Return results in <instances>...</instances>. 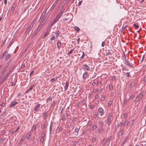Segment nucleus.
I'll list each match as a JSON object with an SVG mask.
<instances>
[{
	"mask_svg": "<svg viewBox=\"0 0 146 146\" xmlns=\"http://www.w3.org/2000/svg\"><path fill=\"white\" fill-rule=\"evenodd\" d=\"M43 26L41 25L40 24L39 25L37 28L33 32L32 38H33L35 36V35L43 27Z\"/></svg>",
	"mask_w": 146,
	"mask_h": 146,
	"instance_id": "1",
	"label": "nucleus"
},
{
	"mask_svg": "<svg viewBox=\"0 0 146 146\" xmlns=\"http://www.w3.org/2000/svg\"><path fill=\"white\" fill-rule=\"evenodd\" d=\"M34 24V22H32L28 28L27 30H26L25 32L26 33H28L29 32L33 27Z\"/></svg>",
	"mask_w": 146,
	"mask_h": 146,
	"instance_id": "2",
	"label": "nucleus"
},
{
	"mask_svg": "<svg viewBox=\"0 0 146 146\" xmlns=\"http://www.w3.org/2000/svg\"><path fill=\"white\" fill-rule=\"evenodd\" d=\"M112 114L111 113H110L108 117V119L107 122L106 123V124H108V125H110V123L111 121V118L112 116Z\"/></svg>",
	"mask_w": 146,
	"mask_h": 146,
	"instance_id": "3",
	"label": "nucleus"
},
{
	"mask_svg": "<svg viewBox=\"0 0 146 146\" xmlns=\"http://www.w3.org/2000/svg\"><path fill=\"white\" fill-rule=\"evenodd\" d=\"M125 64L128 66L130 67H133V64L130 62L129 61L127 60H125L124 62Z\"/></svg>",
	"mask_w": 146,
	"mask_h": 146,
	"instance_id": "4",
	"label": "nucleus"
},
{
	"mask_svg": "<svg viewBox=\"0 0 146 146\" xmlns=\"http://www.w3.org/2000/svg\"><path fill=\"white\" fill-rule=\"evenodd\" d=\"M40 106V104H37L34 108V110L36 112L38 111L39 110Z\"/></svg>",
	"mask_w": 146,
	"mask_h": 146,
	"instance_id": "5",
	"label": "nucleus"
},
{
	"mask_svg": "<svg viewBox=\"0 0 146 146\" xmlns=\"http://www.w3.org/2000/svg\"><path fill=\"white\" fill-rule=\"evenodd\" d=\"M10 75H9V74H7L2 79L1 81V82L2 83H3L7 79L9 76Z\"/></svg>",
	"mask_w": 146,
	"mask_h": 146,
	"instance_id": "6",
	"label": "nucleus"
},
{
	"mask_svg": "<svg viewBox=\"0 0 146 146\" xmlns=\"http://www.w3.org/2000/svg\"><path fill=\"white\" fill-rule=\"evenodd\" d=\"M47 20V18L45 17L43 19V21L40 24L41 25H42L43 26L44 25L45 23L46 22Z\"/></svg>",
	"mask_w": 146,
	"mask_h": 146,
	"instance_id": "7",
	"label": "nucleus"
},
{
	"mask_svg": "<svg viewBox=\"0 0 146 146\" xmlns=\"http://www.w3.org/2000/svg\"><path fill=\"white\" fill-rule=\"evenodd\" d=\"M46 11H44V12L42 14L40 19H39V21H41L44 18V16L45 15L46 13Z\"/></svg>",
	"mask_w": 146,
	"mask_h": 146,
	"instance_id": "8",
	"label": "nucleus"
},
{
	"mask_svg": "<svg viewBox=\"0 0 146 146\" xmlns=\"http://www.w3.org/2000/svg\"><path fill=\"white\" fill-rule=\"evenodd\" d=\"M125 132L123 129H122L119 131L118 135L119 136H122L124 134Z\"/></svg>",
	"mask_w": 146,
	"mask_h": 146,
	"instance_id": "9",
	"label": "nucleus"
},
{
	"mask_svg": "<svg viewBox=\"0 0 146 146\" xmlns=\"http://www.w3.org/2000/svg\"><path fill=\"white\" fill-rule=\"evenodd\" d=\"M83 67L85 69L88 70H90V68L89 66L86 64H84L82 65Z\"/></svg>",
	"mask_w": 146,
	"mask_h": 146,
	"instance_id": "10",
	"label": "nucleus"
},
{
	"mask_svg": "<svg viewBox=\"0 0 146 146\" xmlns=\"http://www.w3.org/2000/svg\"><path fill=\"white\" fill-rule=\"evenodd\" d=\"M16 4L15 3H14L13 4L12 7L11 9V11H12L13 12H14L16 7Z\"/></svg>",
	"mask_w": 146,
	"mask_h": 146,
	"instance_id": "11",
	"label": "nucleus"
},
{
	"mask_svg": "<svg viewBox=\"0 0 146 146\" xmlns=\"http://www.w3.org/2000/svg\"><path fill=\"white\" fill-rule=\"evenodd\" d=\"M98 111L99 112L101 113L100 114L101 115H102L104 114V110L102 108H99L98 109Z\"/></svg>",
	"mask_w": 146,
	"mask_h": 146,
	"instance_id": "12",
	"label": "nucleus"
},
{
	"mask_svg": "<svg viewBox=\"0 0 146 146\" xmlns=\"http://www.w3.org/2000/svg\"><path fill=\"white\" fill-rule=\"evenodd\" d=\"M7 68L4 66V67L3 68L1 72V74H4L5 73V71L7 70Z\"/></svg>",
	"mask_w": 146,
	"mask_h": 146,
	"instance_id": "13",
	"label": "nucleus"
},
{
	"mask_svg": "<svg viewBox=\"0 0 146 146\" xmlns=\"http://www.w3.org/2000/svg\"><path fill=\"white\" fill-rule=\"evenodd\" d=\"M48 114V112L45 111L43 114V116L44 117V119H46V116Z\"/></svg>",
	"mask_w": 146,
	"mask_h": 146,
	"instance_id": "14",
	"label": "nucleus"
},
{
	"mask_svg": "<svg viewBox=\"0 0 146 146\" xmlns=\"http://www.w3.org/2000/svg\"><path fill=\"white\" fill-rule=\"evenodd\" d=\"M69 85V82H68V81H67L66 82L65 86H64V88L65 89V90H66L68 88Z\"/></svg>",
	"mask_w": 146,
	"mask_h": 146,
	"instance_id": "15",
	"label": "nucleus"
},
{
	"mask_svg": "<svg viewBox=\"0 0 146 146\" xmlns=\"http://www.w3.org/2000/svg\"><path fill=\"white\" fill-rule=\"evenodd\" d=\"M14 69L15 68L13 67L11 68L7 74L10 75V74L12 73Z\"/></svg>",
	"mask_w": 146,
	"mask_h": 146,
	"instance_id": "16",
	"label": "nucleus"
},
{
	"mask_svg": "<svg viewBox=\"0 0 146 146\" xmlns=\"http://www.w3.org/2000/svg\"><path fill=\"white\" fill-rule=\"evenodd\" d=\"M56 4L55 3H54L53 5L50 8V11H52L54 9L55 7L56 6Z\"/></svg>",
	"mask_w": 146,
	"mask_h": 146,
	"instance_id": "17",
	"label": "nucleus"
},
{
	"mask_svg": "<svg viewBox=\"0 0 146 146\" xmlns=\"http://www.w3.org/2000/svg\"><path fill=\"white\" fill-rule=\"evenodd\" d=\"M18 103V102H12L11 105L10 107H12L14 106L16 104Z\"/></svg>",
	"mask_w": 146,
	"mask_h": 146,
	"instance_id": "18",
	"label": "nucleus"
},
{
	"mask_svg": "<svg viewBox=\"0 0 146 146\" xmlns=\"http://www.w3.org/2000/svg\"><path fill=\"white\" fill-rule=\"evenodd\" d=\"M31 133H28L27 135V136L26 137V139L27 140L29 139L31 137Z\"/></svg>",
	"mask_w": 146,
	"mask_h": 146,
	"instance_id": "19",
	"label": "nucleus"
},
{
	"mask_svg": "<svg viewBox=\"0 0 146 146\" xmlns=\"http://www.w3.org/2000/svg\"><path fill=\"white\" fill-rule=\"evenodd\" d=\"M11 57V55L10 54H9L7 55L5 58V59L7 60Z\"/></svg>",
	"mask_w": 146,
	"mask_h": 146,
	"instance_id": "20",
	"label": "nucleus"
},
{
	"mask_svg": "<svg viewBox=\"0 0 146 146\" xmlns=\"http://www.w3.org/2000/svg\"><path fill=\"white\" fill-rule=\"evenodd\" d=\"M88 74V73L87 72H85L83 75V77L82 78L84 79H85L86 78V77L87 76Z\"/></svg>",
	"mask_w": 146,
	"mask_h": 146,
	"instance_id": "21",
	"label": "nucleus"
},
{
	"mask_svg": "<svg viewBox=\"0 0 146 146\" xmlns=\"http://www.w3.org/2000/svg\"><path fill=\"white\" fill-rule=\"evenodd\" d=\"M135 84V83L134 82H132L131 83L130 88L131 89L133 87Z\"/></svg>",
	"mask_w": 146,
	"mask_h": 146,
	"instance_id": "22",
	"label": "nucleus"
},
{
	"mask_svg": "<svg viewBox=\"0 0 146 146\" xmlns=\"http://www.w3.org/2000/svg\"><path fill=\"white\" fill-rule=\"evenodd\" d=\"M46 135V132L43 131L41 134V137L44 138V136Z\"/></svg>",
	"mask_w": 146,
	"mask_h": 146,
	"instance_id": "23",
	"label": "nucleus"
},
{
	"mask_svg": "<svg viewBox=\"0 0 146 146\" xmlns=\"http://www.w3.org/2000/svg\"><path fill=\"white\" fill-rule=\"evenodd\" d=\"M57 47L58 48L60 49L61 46V43L60 42H58L57 43Z\"/></svg>",
	"mask_w": 146,
	"mask_h": 146,
	"instance_id": "24",
	"label": "nucleus"
},
{
	"mask_svg": "<svg viewBox=\"0 0 146 146\" xmlns=\"http://www.w3.org/2000/svg\"><path fill=\"white\" fill-rule=\"evenodd\" d=\"M80 128V126H79L78 127H76L74 130V131L78 133Z\"/></svg>",
	"mask_w": 146,
	"mask_h": 146,
	"instance_id": "25",
	"label": "nucleus"
},
{
	"mask_svg": "<svg viewBox=\"0 0 146 146\" xmlns=\"http://www.w3.org/2000/svg\"><path fill=\"white\" fill-rule=\"evenodd\" d=\"M55 23H54V21H53L51 23L49 24L48 25V27H52L54 24Z\"/></svg>",
	"mask_w": 146,
	"mask_h": 146,
	"instance_id": "26",
	"label": "nucleus"
},
{
	"mask_svg": "<svg viewBox=\"0 0 146 146\" xmlns=\"http://www.w3.org/2000/svg\"><path fill=\"white\" fill-rule=\"evenodd\" d=\"M52 98H48L46 100V102H50L52 101Z\"/></svg>",
	"mask_w": 146,
	"mask_h": 146,
	"instance_id": "27",
	"label": "nucleus"
},
{
	"mask_svg": "<svg viewBox=\"0 0 146 146\" xmlns=\"http://www.w3.org/2000/svg\"><path fill=\"white\" fill-rule=\"evenodd\" d=\"M46 126V125L45 123H43L41 126V128L43 129H44L45 128Z\"/></svg>",
	"mask_w": 146,
	"mask_h": 146,
	"instance_id": "28",
	"label": "nucleus"
},
{
	"mask_svg": "<svg viewBox=\"0 0 146 146\" xmlns=\"http://www.w3.org/2000/svg\"><path fill=\"white\" fill-rule=\"evenodd\" d=\"M7 53V52L6 51H5L3 54L1 56V58H4V56Z\"/></svg>",
	"mask_w": 146,
	"mask_h": 146,
	"instance_id": "29",
	"label": "nucleus"
},
{
	"mask_svg": "<svg viewBox=\"0 0 146 146\" xmlns=\"http://www.w3.org/2000/svg\"><path fill=\"white\" fill-rule=\"evenodd\" d=\"M59 19V18L58 17L56 16L55 18L54 19V21H54V23H56L58 21Z\"/></svg>",
	"mask_w": 146,
	"mask_h": 146,
	"instance_id": "30",
	"label": "nucleus"
},
{
	"mask_svg": "<svg viewBox=\"0 0 146 146\" xmlns=\"http://www.w3.org/2000/svg\"><path fill=\"white\" fill-rule=\"evenodd\" d=\"M74 28L75 29L77 32L80 31V29L77 26H75Z\"/></svg>",
	"mask_w": 146,
	"mask_h": 146,
	"instance_id": "31",
	"label": "nucleus"
},
{
	"mask_svg": "<svg viewBox=\"0 0 146 146\" xmlns=\"http://www.w3.org/2000/svg\"><path fill=\"white\" fill-rule=\"evenodd\" d=\"M50 31H46L45 33L44 36L43 37V38H44L45 37L47 36L49 33Z\"/></svg>",
	"mask_w": 146,
	"mask_h": 146,
	"instance_id": "32",
	"label": "nucleus"
},
{
	"mask_svg": "<svg viewBox=\"0 0 146 146\" xmlns=\"http://www.w3.org/2000/svg\"><path fill=\"white\" fill-rule=\"evenodd\" d=\"M52 125H53V123H52V122H51L50 123V132L52 131Z\"/></svg>",
	"mask_w": 146,
	"mask_h": 146,
	"instance_id": "33",
	"label": "nucleus"
},
{
	"mask_svg": "<svg viewBox=\"0 0 146 146\" xmlns=\"http://www.w3.org/2000/svg\"><path fill=\"white\" fill-rule=\"evenodd\" d=\"M44 139H45L44 138L41 137L40 140V143H42L44 142Z\"/></svg>",
	"mask_w": 146,
	"mask_h": 146,
	"instance_id": "34",
	"label": "nucleus"
},
{
	"mask_svg": "<svg viewBox=\"0 0 146 146\" xmlns=\"http://www.w3.org/2000/svg\"><path fill=\"white\" fill-rule=\"evenodd\" d=\"M126 57L125 56V54L124 52L123 54V56H122V59L123 60H124V59H125V60H126Z\"/></svg>",
	"mask_w": 146,
	"mask_h": 146,
	"instance_id": "35",
	"label": "nucleus"
},
{
	"mask_svg": "<svg viewBox=\"0 0 146 146\" xmlns=\"http://www.w3.org/2000/svg\"><path fill=\"white\" fill-rule=\"evenodd\" d=\"M103 129L102 127V126H101L100 127V128H99L98 130V131L100 133H101L103 131Z\"/></svg>",
	"mask_w": 146,
	"mask_h": 146,
	"instance_id": "36",
	"label": "nucleus"
},
{
	"mask_svg": "<svg viewBox=\"0 0 146 146\" xmlns=\"http://www.w3.org/2000/svg\"><path fill=\"white\" fill-rule=\"evenodd\" d=\"M36 128V126L35 125H33L32 127V129H33V131L34 130L35 131Z\"/></svg>",
	"mask_w": 146,
	"mask_h": 146,
	"instance_id": "37",
	"label": "nucleus"
},
{
	"mask_svg": "<svg viewBox=\"0 0 146 146\" xmlns=\"http://www.w3.org/2000/svg\"><path fill=\"white\" fill-rule=\"evenodd\" d=\"M121 66L122 67V70L124 71V70H126V67L123 66V64L121 65Z\"/></svg>",
	"mask_w": 146,
	"mask_h": 146,
	"instance_id": "38",
	"label": "nucleus"
},
{
	"mask_svg": "<svg viewBox=\"0 0 146 146\" xmlns=\"http://www.w3.org/2000/svg\"><path fill=\"white\" fill-rule=\"evenodd\" d=\"M10 61L6 63V65H5V67H6V68H8V66L9 65V64H10Z\"/></svg>",
	"mask_w": 146,
	"mask_h": 146,
	"instance_id": "39",
	"label": "nucleus"
},
{
	"mask_svg": "<svg viewBox=\"0 0 146 146\" xmlns=\"http://www.w3.org/2000/svg\"><path fill=\"white\" fill-rule=\"evenodd\" d=\"M82 56L80 57V60H82L84 57L85 54L83 52H82Z\"/></svg>",
	"mask_w": 146,
	"mask_h": 146,
	"instance_id": "40",
	"label": "nucleus"
},
{
	"mask_svg": "<svg viewBox=\"0 0 146 146\" xmlns=\"http://www.w3.org/2000/svg\"><path fill=\"white\" fill-rule=\"evenodd\" d=\"M142 96H143V94H142L141 93L139 94V96H138V98L139 99H140L142 98Z\"/></svg>",
	"mask_w": 146,
	"mask_h": 146,
	"instance_id": "41",
	"label": "nucleus"
},
{
	"mask_svg": "<svg viewBox=\"0 0 146 146\" xmlns=\"http://www.w3.org/2000/svg\"><path fill=\"white\" fill-rule=\"evenodd\" d=\"M112 136H110L109 137V138L108 140V142H110L112 140Z\"/></svg>",
	"mask_w": 146,
	"mask_h": 146,
	"instance_id": "42",
	"label": "nucleus"
},
{
	"mask_svg": "<svg viewBox=\"0 0 146 146\" xmlns=\"http://www.w3.org/2000/svg\"><path fill=\"white\" fill-rule=\"evenodd\" d=\"M60 32L59 31H57V32L56 33V37H58L59 35L60 34Z\"/></svg>",
	"mask_w": 146,
	"mask_h": 146,
	"instance_id": "43",
	"label": "nucleus"
},
{
	"mask_svg": "<svg viewBox=\"0 0 146 146\" xmlns=\"http://www.w3.org/2000/svg\"><path fill=\"white\" fill-rule=\"evenodd\" d=\"M112 102L111 101H109V102L108 103V106H110L112 104Z\"/></svg>",
	"mask_w": 146,
	"mask_h": 146,
	"instance_id": "44",
	"label": "nucleus"
},
{
	"mask_svg": "<svg viewBox=\"0 0 146 146\" xmlns=\"http://www.w3.org/2000/svg\"><path fill=\"white\" fill-rule=\"evenodd\" d=\"M129 123V121H128L127 120H126L124 123V126H125V125H127Z\"/></svg>",
	"mask_w": 146,
	"mask_h": 146,
	"instance_id": "45",
	"label": "nucleus"
},
{
	"mask_svg": "<svg viewBox=\"0 0 146 146\" xmlns=\"http://www.w3.org/2000/svg\"><path fill=\"white\" fill-rule=\"evenodd\" d=\"M92 127L93 130H95L97 126L96 125H94L92 126Z\"/></svg>",
	"mask_w": 146,
	"mask_h": 146,
	"instance_id": "46",
	"label": "nucleus"
},
{
	"mask_svg": "<svg viewBox=\"0 0 146 146\" xmlns=\"http://www.w3.org/2000/svg\"><path fill=\"white\" fill-rule=\"evenodd\" d=\"M103 124V122L102 121H101L99 123V125L101 127L102 126V125Z\"/></svg>",
	"mask_w": 146,
	"mask_h": 146,
	"instance_id": "47",
	"label": "nucleus"
},
{
	"mask_svg": "<svg viewBox=\"0 0 146 146\" xmlns=\"http://www.w3.org/2000/svg\"><path fill=\"white\" fill-rule=\"evenodd\" d=\"M33 87H31L27 91L26 93H28L29 91L32 90L33 89Z\"/></svg>",
	"mask_w": 146,
	"mask_h": 146,
	"instance_id": "48",
	"label": "nucleus"
},
{
	"mask_svg": "<svg viewBox=\"0 0 146 146\" xmlns=\"http://www.w3.org/2000/svg\"><path fill=\"white\" fill-rule=\"evenodd\" d=\"M127 102V99L124 100L123 101V104H126Z\"/></svg>",
	"mask_w": 146,
	"mask_h": 146,
	"instance_id": "49",
	"label": "nucleus"
},
{
	"mask_svg": "<svg viewBox=\"0 0 146 146\" xmlns=\"http://www.w3.org/2000/svg\"><path fill=\"white\" fill-rule=\"evenodd\" d=\"M133 25L135 27V28L136 29L138 28L139 27V26L138 25H136L135 24H134Z\"/></svg>",
	"mask_w": 146,
	"mask_h": 146,
	"instance_id": "50",
	"label": "nucleus"
},
{
	"mask_svg": "<svg viewBox=\"0 0 146 146\" xmlns=\"http://www.w3.org/2000/svg\"><path fill=\"white\" fill-rule=\"evenodd\" d=\"M127 114L126 113H125L123 115V117L125 118L126 117H127Z\"/></svg>",
	"mask_w": 146,
	"mask_h": 146,
	"instance_id": "51",
	"label": "nucleus"
},
{
	"mask_svg": "<svg viewBox=\"0 0 146 146\" xmlns=\"http://www.w3.org/2000/svg\"><path fill=\"white\" fill-rule=\"evenodd\" d=\"M73 49H71L70 50V51L67 54L68 55H69V54H71L72 53V52L73 51Z\"/></svg>",
	"mask_w": 146,
	"mask_h": 146,
	"instance_id": "52",
	"label": "nucleus"
},
{
	"mask_svg": "<svg viewBox=\"0 0 146 146\" xmlns=\"http://www.w3.org/2000/svg\"><path fill=\"white\" fill-rule=\"evenodd\" d=\"M134 96H135V95L134 94H132L130 96V99L131 100H132L133 99V98H134Z\"/></svg>",
	"mask_w": 146,
	"mask_h": 146,
	"instance_id": "53",
	"label": "nucleus"
},
{
	"mask_svg": "<svg viewBox=\"0 0 146 146\" xmlns=\"http://www.w3.org/2000/svg\"><path fill=\"white\" fill-rule=\"evenodd\" d=\"M125 75L127 77H129L130 76V74L128 72H127L125 73Z\"/></svg>",
	"mask_w": 146,
	"mask_h": 146,
	"instance_id": "54",
	"label": "nucleus"
},
{
	"mask_svg": "<svg viewBox=\"0 0 146 146\" xmlns=\"http://www.w3.org/2000/svg\"><path fill=\"white\" fill-rule=\"evenodd\" d=\"M107 140L106 139H104L102 143L103 144H105Z\"/></svg>",
	"mask_w": 146,
	"mask_h": 146,
	"instance_id": "55",
	"label": "nucleus"
},
{
	"mask_svg": "<svg viewBox=\"0 0 146 146\" xmlns=\"http://www.w3.org/2000/svg\"><path fill=\"white\" fill-rule=\"evenodd\" d=\"M134 122V121L133 119L130 122V124L131 125H132L133 123Z\"/></svg>",
	"mask_w": 146,
	"mask_h": 146,
	"instance_id": "56",
	"label": "nucleus"
},
{
	"mask_svg": "<svg viewBox=\"0 0 146 146\" xmlns=\"http://www.w3.org/2000/svg\"><path fill=\"white\" fill-rule=\"evenodd\" d=\"M25 64L23 63H22V65H21V68H23L25 67Z\"/></svg>",
	"mask_w": 146,
	"mask_h": 146,
	"instance_id": "57",
	"label": "nucleus"
},
{
	"mask_svg": "<svg viewBox=\"0 0 146 146\" xmlns=\"http://www.w3.org/2000/svg\"><path fill=\"white\" fill-rule=\"evenodd\" d=\"M64 11V9H62L61 10V11H60V13H59L62 15V13H63Z\"/></svg>",
	"mask_w": 146,
	"mask_h": 146,
	"instance_id": "58",
	"label": "nucleus"
},
{
	"mask_svg": "<svg viewBox=\"0 0 146 146\" xmlns=\"http://www.w3.org/2000/svg\"><path fill=\"white\" fill-rule=\"evenodd\" d=\"M55 39V37L54 36H52L50 38V40H54Z\"/></svg>",
	"mask_w": 146,
	"mask_h": 146,
	"instance_id": "59",
	"label": "nucleus"
},
{
	"mask_svg": "<svg viewBox=\"0 0 146 146\" xmlns=\"http://www.w3.org/2000/svg\"><path fill=\"white\" fill-rule=\"evenodd\" d=\"M55 104V102L54 101L52 102V103L51 106H54Z\"/></svg>",
	"mask_w": 146,
	"mask_h": 146,
	"instance_id": "60",
	"label": "nucleus"
},
{
	"mask_svg": "<svg viewBox=\"0 0 146 146\" xmlns=\"http://www.w3.org/2000/svg\"><path fill=\"white\" fill-rule=\"evenodd\" d=\"M24 139H25V138H24L23 137H22L20 139V142H21L23 141L24 140Z\"/></svg>",
	"mask_w": 146,
	"mask_h": 146,
	"instance_id": "61",
	"label": "nucleus"
},
{
	"mask_svg": "<svg viewBox=\"0 0 146 146\" xmlns=\"http://www.w3.org/2000/svg\"><path fill=\"white\" fill-rule=\"evenodd\" d=\"M128 27V25H125V26H124L123 28L122 29L123 30L124 29H125L126 28H127Z\"/></svg>",
	"mask_w": 146,
	"mask_h": 146,
	"instance_id": "62",
	"label": "nucleus"
},
{
	"mask_svg": "<svg viewBox=\"0 0 146 146\" xmlns=\"http://www.w3.org/2000/svg\"><path fill=\"white\" fill-rule=\"evenodd\" d=\"M62 15L60 14V13H59L58 15L57 16L59 18Z\"/></svg>",
	"mask_w": 146,
	"mask_h": 146,
	"instance_id": "63",
	"label": "nucleus"
},
{
	"mask_svg": "<svg viewBox=\"0 0 146 146\" xmlns=\"http://www.w3.org/2000/svg\"><path fill=\"white\" fill-rule=\"evenodd\" d=\"M139 100V99L138 98V96H137L135 99V101L136 102H138Z\"/></svg>",
	"mask_w": 146,
	"mask_h": 146,
	"instance_id": "64",
	"label": "nucleus"
}]
</instances>
